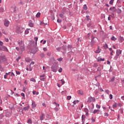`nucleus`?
I'll list each match as a JSON object with an SVG mask.
<instances>
[{
	"label": "nucleus",
	"instance_id": "nucleus-19",
	"mask_svg": "<svg viewBox=\"0 0 124 124\" xmlns=\"http://www.w3.org/2000/svg\"><path fill=\"white\" fill-rule=\"evenodd\" d=\"M44 114H42V115L40 116V120L43 121L44 120Z\"/></svg>",
	"mask_w": 124,
	"mask_h": 124
},
{
	"label": "nucleus",
	"instance_id": "nucleus-32",
	"mask_svg": "<svg viewBox=\"0 0 124 124\" xmlns=\"http://www.w3.org/2000/svg\"><path fill=\"white\" fill-rule=\"evenodd\" d=\"M99 111V109H97V110H94L93 111V114H95L97 112H98Z\"/></svg>",
	"mask_w": 124,
	"mask_h": 124
},
{
	"label": "nucleus",
	"instance_id": "nucleus-13",
	"mask_svg": "<svg viewBox=\"0 0 124 124\" xmlns=\"http://www.w3.org/2000/svg\"><path fill=\"white\" fill-rule=\"evenodd\" d=\"M94 39V37H92V42H91V45L93 46L94 43H95V41H94L93 40Z\"/></svg>",
	"mask_w": 124,
	"mask_h": 124
},
{
	"label": "nucleus",
	"instance_id": "nucleus-27",
	"mask_svg": "<svg viewBox=\"0 0 124 124\" xmlns=\"http://www.w3.org/2000/svg\"><path fill=\"white\" fill-rule=\"evenodd\" d=\"M63 15H64V13H62V14H60L59 16L61 18H63Z\"/></svg>",
	"mask_w": 124,
	"mask_h": 124
},
{
	"label": "nucleus",
	"instance_id": "nucleus-3",
	"mask_svg": "<svg viewBox=\"0 0 124 124\" xmlns=\"http://www.w3.org/2000/svg\"><path fill=\"white\" fill-rule=\"evenodd\" d=\"M121 54H122V50H121L120 49H117L116 50V55L115 56L114 59L115 60H117V59H118V58L119 57V56H120V55Z\"/></svg>",
	"mask_w": 124,
	"mask_h": 124
},
{
	"label": "nucleus",
	"instance_id": "nucleus-56",
	"mask_svg": "<svg viewBox=\"0 0 124 124\" xmlns=\"http://www.w3.org/2000/svg\"><path fill=\"white\" fill-rule=\"evenodd\" d=\"M105 92L108 93V94H109V91L108 90H105Z\"/></svg>",
	"mask_w": 124,
	"mask_h": 124
},
{
	"label": "nucleus",
	"instance_id": "nucleus-12",
	"mask_svg": "<svg viewBox=\"0 0 124 124\" xmlns=\"http://www.w3.org/2000/svg\"><path fill=\"white\" fill-rule=\"evenodd\" d=\"M92 99H93L92 97H88V100L87 101V103L88 104L91 103V102H92Z\"/></svg>",
	"mask_w": 124,
	"mask_h": 124
},
{
	"label": "nucleus",
	"instance_id": "nucleus-52",
	"mask_svg": "<svg viewBox=\"0 0 124 124\" xmlns=\"http://www.w3.org/2000/svg\"><path fill=\"white\" fill-rule=\"evenodd\" d=\"M89 17H90V16H86V18H87V21H89V20H90Z\"/></svg>",
	"mask_w": 124,
	"mask_h": 124
},
{
	"label": "nucleus",
	"instance_id": "nucleus-20",
	"mask_svg": "<svg viewBox=\"0 0 124 124\" xmlns=\"http://www.w3.org/2000/svg\"><path fill=\"white\" fill-rule=\"evenodd\" d=\"M30 30V29H27L26 31H25V34H29V31Z\"/></svg>",
	"mask_w": 124,
	"mask_h": 124
},
{
	"label": "nucleus",
	"instance_id": "nucleus-22",
	"mask_svg": "<svg viewBox=\"0 0 124 124\" xmlns=\"http://www.w3.org/2000/svg\"><path fill=\"white\" fill-rule=\"evenodd\" d=\"M40 15H41L40 13L38 12V13L36 14V17L37 18L40 17Z\"/></svg>",
	"mask_w": 124,
	"mask_h": 124
},
{
	"label": "nucleus",
	"instance_id": "nucleus-63",
	"mask_svg": "<svg viewBox=\"0 0 124 124\" xmlns=\"http://www.w3.org/2000/svg\"><path fill=\"white\" fill-rule=\"evenodd\" d=\"M51 19L53 20H54L55 19V17H54V16H51Z\"/></svg>",
	"mask_w": 124,
	"mask_h": 124
},
{
	"label": "nucleus",
	"instance_id": "nucleus-15",
	"mask_svg": "<svg viewBox=\"0 0 124 124\" xmlns=\"http://www.w3.org/2000/svg\"><path fill=\"white\" fill-rule=\"evenodd\" d=\"M32 68H31V66L30 65L29 66V68L27 67L26 68V70L27 71H32Z\"/></svg>",
	"mask_w": 124,
	"mask_h": 124
},
{
	"label": "nucleus",
	"instance_id": "nucleus-1",
	"mask_svg": "<svg viewBox=\"0 0 124 124\" xmlns=\"http://www.w3.org/2000/svg\"><path fill=\"white\" fill-rule=\"evenodd\" d=\"M18 44L19 46L21 51H24L25 50V44H24V41H23V40H19L18 41Z\"/></svg>",
	"mask_w": 124,
	"mask_h": 124
},
{
	"label": "nucleus",
	"instance_id": "nucleus-46",
	"mask_svg": "<svg viewBox=\"0 0 124 124\" xmlns=\"http://www.w3.org/2000/svg\"><path fill=\"white\" fill-rule=\"evenodd\" d=\"M3 11H4V9L3 8H0V12H3Z\"/></svg>",
	"mask_w": 124,
	"mask_h": 124
},
{
	"label": "nucleus",
	"instance_id": "nucleus-58",
	"mask_svg": "<svg viewBox=\"0 0 124 124\" xmlns=\"http://www.w3.org/2000/svg\"><path fill=\"white\" fill-rule=\"evenodd\" d=\"M43 50L44 51H47V49L46 47H44Z\"/></svg>",
	"mask_w": 124,
	"mask_h": 124
},
{
	"label": "nucleus",
	"instance_id": "nucleus-29",
	"mask_svg": "<svg viewBox=\"0 0 124 124\" xmlns=\"http://www.w3.org/2000/svg\"><path fill=\"white\" fill-rule=\"evenodd\" d=\"M28 123L29 124H31V123H32L31 120V119H29L28 121Z\"/></svg>",
	"mask_w": 124,
	"mask_h": 124
},
{
	"label": "nucleus",
	"instance_id": "nucleus-50",
	"mask_svg": "<svg viewBox=\"0 0 124 124\" xmlns=\"http://www.w3.org/2000/svg\"><path fill=\"white\" fill-rule=\"evenodd\" d=\"M21 57L20 56H19L18 58L16 59V61L19 62V59H20Z\"/></svg>",
	"mask_w": 124,
	"mask_h": 124
},
{
	"label": "nucleus",
	"instance_id": "nucleus-57",
	"mask_svg": "<svg viewBox=\"0 0 124 124\" xmlns=\"http://www.w3.org/2000/svg\"><path fill=\"white\" fill-rule=\"evenodd\" d=\"M97 70L100 72L101 71V69L100 67H98Z\"/></svg>",
	"mask_w": 124,
	"mask_h": 124
},
{
	"label": "nucleus",
	"instance_id": "nucleus-44",
	"mask_svg": "<svg viewBox=\"0 0 124 124\" xmlns=\"http://www.w3.org/2000/svg\"><path fill=\"white\" fill-rule=\"evenodd\" d=\"M71 48H72V46L70 45H69L68 46V49H71Z\"/></svg>",
	"mask_w": 124,
	"mask_h": 124
},
{
	"label": "nucleus",
	"instance_id": "nucleus-49",
	"mask_svg": "<svg viewBox=\"0 0 124 124\" xmlns=\"http://www.w3.org/2000/svg\"><path fill=\"white\" fill-rule=\"evenodd\" d=\"M118 106L119 107L122 108V107H123V105H122L121 104H118Z\"/></svg>",
	"mask_w": 124,
	"mask_h": 124
},
{
	"label": "nucleus",
	"instance_id": "nucleus-16",
	"mask_svg": "<svg viewBox=\"0 0 124 124\" xmlns=\"http://www.w3.org/2000/svg\"><path fill=\"white\" fill-rule=\"evenodd\" d=\"M111 41H115L117 40V38L115 37V36H112L111 38Z\"/></svg>",
	"mask_w": 124,
	"mask_h": 124
},
{
	"label": "nucleus",
	"instance_id": "nucleus-8",
	"mask_svg": "<svg viewBox=\"0 0 124 124\" xmlns=\"http://www.w3.org/2000/svg\"><path fill=\"white\" fill-rule=\"evenodd\" d=\"M101 51V49L100 48V47H99V46H98L97 47V49L95 50V51H94V52L95 53H100Z\"/></svg>",
	"mask_w": 124,
	"mask_h": 124
},
{
	"label": "nucleus",
	"instance_id": "nucleus-55",
	"mask_svg": "<svg viewBox=\"0 0 124 124\" xmlns=\"http://www.w3.org/2000/svg\"><path fill=\"white\" fill-rule=\"evenodd\" d=\"M98 66V64L97 63H94L93 64V67H97Z\"/></svg>",
	"mask_w": 124,
	"mask_h": 124
},
{
	"label": "nucleus",
	"instance_id": "nucleus-7",
	"mask_svg": "<svg viewBox=\"0 0 124 124\" xmlns=\"http://www.w3.org/2000/svg\"><path fill=\"white\" fill-rule=\"evenodd\" d=\"M52 71L54 72H56L58 70V67L57 66H52L51 67Z\"/></svg>",
	"mask_w": 124,
	"mask_h": 124
},
{
	"label": "nucleus",
	"instance_id": "nucleus-31",
	"mask_svg": "<svg viewBox=\"0 0 124 124\" xmlns=\"http://www.w3.org/2000/svg\"><path fill=\"white\" fill-rule=\"evenodd\" d=\"M54 109H55V111H58L60 109V108L56 107V108H54Z\"/></svg>",
	"mask_w": 124,
	"mask_h": 124
},
{
	"label": "nucleus",
	"instance_id": "nucleus-48",
	"mask_svg": "<svg viewBox=\"0 0 124 124\" xmlns=\"http://www.w3.org/2000/svg\"><path fill=\"white\" fill-rule=\"evenodd\" d=\"M112 98H113V95L111 94H110L109 95V99H112Z\"/></svg>",
	"mask_w": 124,
	"mask_h": 124
},
{
	"label": "nucleus",
	"instance_id": "nucleus-23",
	"mask_svg": "<svg viewBox=\"0 0 124 124\" xmlns=\"http://www.w3.org/2000/svg\"><path fill=\"white\" fill-rule=\"evenodd\" d=\"M117 13L118 14H120V13H122V10L120 9H118L117 10Z\"/></svg>",
	"mask_w": 124,
	"mask_h": 124
},
{
	"label": "nucleus",
	"instance_id": "nucleus-9",
	"mask_svg": "<svg viewBox=\"0 0 124 124\" xmlns=\"http://www.w3.org/2000/svg\"><path fill=\"white\" fill-rule=\"evenodd\" d=\"M29 26L31 28H33L34 27V24L31 20L29 21Z\"/></svg>",
	"mask_w": 124,
	"mask_h": 124
},
{
	"label": "nucleus",
	"instance_id": "nucleus-35",
	"mask_svg": "<svg viewBox=\"0 0 124 124\" xmlns=\"http://www.w3.org/2000/svg\"><path fill=\"white\" fill-rule=\"evenodd\" d=\"M114 0H110L109 1V4H113V2H114Z\"/></svg>",
	"mask_w": 124,
	"mask_h": 124
},
{
	"label": "nucleus",
	"instance_id": "nucleus-30",
	"mask_svg": "<svg viewBox=\"0 0 124 124\" xmlns=\"http://www.w3.org/2000/svg\"><path fill=\"white\" fill-rule=\"evenodd\" d=\"M96 108L98 109H100L101 108V106L98 104L96 105Z\"/></svg>",
	"mask_w": 124,
	"mask_h": 124
},
{
	"label": "nucleus",
	"instance_id": "nucleus-26",
	"mask_svg": "<svg viewBox=\"0 0 124 124\" xmlns=\"http://www.w3.org/2000/svg\"><path fill=\"white\" fill-rule=\"evenodd\" d=\"M112 108H117V103H115V104L112 105Z\"/></svg>",
	"mask_w": 124,
	"mask_h": 124
},
{
	"label": "nucleus",
	"instance_id": "nucleus-34",
	"mask_svg": "<svg viewBox=\"0 0 124 124\" xmlns=\"http://www.w3.org/2000/svg\"><path fill=\"white\" fill-rule=\"evenodd\" d=\"M78 93L82 95L83 94V93L82 91H78Z\"/></svg>",
	"mask_w": 124,
	"mask_h": 124
},
{
	"label": "nucleus",
	"instance_id": "nucleus-33",
	"mask_svg": "<svg viewBox=\"0 0 124 124\" xmlns=\"http://www.w3.org/2000/svg\"><path fill=\"white\" fill-rule=\"evenodd\" d=\"M54 104H55L56 105V108H59L60 105L59 104H57L55 102V103H54Z\"/></svg>",
	"mask_w": 124,
	"mask_h": 124
},
{
	"label": "nucleus",
	"instance_id": "nucleus-64",
	"mask_svg": "<svg viewBox=\"0 0 124 124\" xmlns=\"http://www.w3.org/2000/svg\"><path fill=\"white\" fill-rule=\"evenodd\" d=\"M42 105H43V106L45 108L46 107V105L45 103H43Z\"/></svg>",
	"mask_w": 124,
	"mask_h": 124
},
{
	"label": "nucleus",
	"instance_id": "nucleus-54",
	"mask_svg": "<svg viewBox=\"0 0 124 124\" xmlns=\"http://www.w3.org/2000/svg\"><path fill=\"white\" fill-rule=\"evenodd\" d=\"M3 45V42L2 41H0V46H2Z\"/></svg>",
	"mask_w": 124,
	"mask_h": 124
},
{
	"label": "nucleus",
	"instance_id": "nucleus-38",
	"mask_svg": "<svg viewBox=\"0 0 124 124\" xmlns=\"http://www.w3.org/2000/svg\"><path fill=\"white\" fill-rule=\"evenodd\" d=\"M81 38L80 37L78 38V42H81Z\"/></svg>",
	"mask_w": 124,
	"mask_h": 124
},
{
	"label": "nucleus",
	"instance_id": "nucleus-47",
	"mask_svg": "<svg viewBox=\"0 0 124 124\" xmlns=\"http://www.w3.org/2000/svg\"><path fill=\"white\" fill-rule=\"evenodd\" d=\"M63 58H62V57L61 58H58V60L59 62H62V60Z\"/></svg>",
	"mask_w": 124,
	"mask_h": 124
},
{
	"label": "nucleus",
	"instance_id": "nucleus-41",
	"mask_svg": "<svg viewBox=\"0 0 124 124\" xmlns=\"http://www.w3.org/2000/svg\"><path fill=\"white\" fill-rule=\"evenodd\" d=\"M62 94H66V93H67V91H62Z\"/></svg>",
	"mask_w": 124,
	"mask_h": 124
},
{
	"label": "nucleus",
	"instance_id": "nucleus-51",
	"mask_svg": "<svg viewBox=\"0 0 124 124\" xmlns=\"http://www.w3.org/2000/svg\"><path fill=\"white\" fill-rule=\"evenodd\" d=\"M5 41L6 42H9V39L8 38H5V39H4Z\"/></svg>",
	"mask_w": 124,
	"mask_h": 124
},
{
	"label": "nucleus",
	"instance_id": "nucleus-11",
	"mask_svg": "<svg viewBox=\"0 0 124 124\" xmlns=\"http://www.w3.org/2000/svg\"><path fill=\"white\" fill-rule=\"evenodd\" d=\"M109 10H111L112 12H116L117 11V9L115 7L110 8Z\"/></svg>",
	"mask_w": 124,
	"mask_h": 124
},
{
	"label": "nucleus",
	"instance_id": "nucleus-61",
	"mask_svg": "<svg viewBox=\"0 0 124 124\" xmlns=\"http://www.w3.org/2000/svg\"><path fill=\"white\" fill-rule=\"evenodd\" d=\"M105 116L108 117V113H105Z\"/></svg>",
	"mask_w": 124,
	"mask_h": 124
},
{
	"label": "nucleus",
	"instance_id": "nucleus-21",
	"mask_svg": "<svg viewBox=\"0 0 124 124\" xmlns=\"http://www.w3.org/2000/svg\"><path fill=\"white\" fill-rule=\"evenodd\" d=\"M29 108H30V107L27 106L26 107L24 108L23 109L26 111V110H29Z\"/></svg>",
	"mask_w": 124,
	"mask_h": 124
},
{
	"label": "nucleus",
	"instance_id": "nucleus-5",
	"mask_svg": "<svg viewBox=\"0 0 124 124\" xmlns=\"http://www.w3.org/2000/svg\"><path fill=\"white\" fill-rule=\"evenodd\" d=\"M0 50L8 52V49L5 46H0Z\"/></svg>",
	"mask_w": 124,
	"mask_h": 124
},
{
	"label": "nucleus",
	"instance_id": "nucleus-28",
	"mask_svg": "<svg viewBox=\"0 0 124 124\" xmlns=\"http://www.w3.org/2000/svg\"><path fill=\"white\" fill-rule=\"evenodd\" d=\"M78 102H79L78 100H75L74 101L73 103H74V104H77V103H78Z\"/></svg>",
	"mask_w": 124,
	"mask_h": 124
},
{
	"label": "nucleus",
	"instance_id": "nucleus-14",
	"mask_svg": "<svg viewBox=\"0 0 124 124\" xmlns=\"http://www.w3.org/2000/svg\"><path fill=\"white\" fill-rule=\"evenodd\" d=\"M105 58H100V57H98V58H97V62H99L101 61H105Z\"/></svg>",
	"mask_w": 124,
	"mask_h": 124
},
{
	"label": "nucleus",
	"instance_id": "nucleus-24",
	"mask_svg": "<svg viewBox=\"0 0 124 124\" xmlns=\"http://www.w3.org/2000/svg\"><path fill=\"white\" fill-rule=\"evenodd\" d=\"M103 47L105 49H107L108 48V45L107 44H105L104 46H103Z\"/></svg>",
	"mask_w": 124,
	"mask_h": 124
},
{
	"label": "nucleus",
	"instance_id": "nucleus-37",
	"mask_svg": "<svg viewBox=\"0 0 124 124\" xmlns=\"http://www.w3.org/2000/svg\"><path fill=\"white\" fill-rule=\"evenodd\" d=\"M62 20L61 19H59V18L57 19V22L59 23H62Z\"/></svg>",
	"mask_w": 124,
	"mask_h": 124
},
{
	"label": "nucleus",
	"instance_id": "nucleus-36",
	"mask_svg": "<svg viewBox=\"0 0 124 124\" xmlns=\"http://www.w3.org/2000/svg\"><path fill=\"white\" fill-rule=\"evenodd\" d=\"M40 25H42V26H45V25H46L47 24H45L44 23H43V22H41L40 24Z\"/></svg>",
	"mask_w": 124,
	"mask_h": 124
},
{
	"label": "nucleus",
	"instance_id": "nucleus-2",
	"mask_svg": "<svg viewBox=\"0 0 124 124\" xmlns=\"http://www.w3.org/2000/svg\"><path fill=\"white\" fill-rule=\"evenodd\" d=\"M24 28L21 27L17 26L16 28V32L18 34L22 33L24 31Z\"/></svg>",
	"mask_w": 124,
	"mask_h": 124
},
{
	"label": "nucleus",
	"instance_id": "nucleus-4",
	"mask_svg": "<svg viewBox=\"0 0 124 124\" xmlns=\"http://www.w3.org/2000/svg\"><path fill=\"white\" fill-rule=\"evenodd\" d=\"M6 61V59L5 56H2V55H0V63L4 62Z\"/></svg>",
	"mask_w": 124,
	"mask_h": 124
},
{
	"label": "nucleus",
	"instance_id": "nucleus-18",
	"mask_svg": "<svg viewBox=\"0 0 124 124\" xmlns=\"http://www.w3.org/2000/svg\"><path fill=\"white\" fill-rule=\"evenodd\" d=\"M83 9H84V10H87L88 7H87L86 4H85L83 5Z\"/></svg>",
	"mask_w": 124,
	"mask_h": 124
},
{
	"label": "nucleus",
	"instance_id": "nucleus-42",
	"mask_svg": "<svg viewBox=\"0 0 124 124\" xmlns=\"http://www.w3.org/2000/svg\"><path fill=\"white\" fill-rule=\"evenodd\" d=\"M71 98H72V96H67L68 100H70Z\"/></svg>",
	"mask_w": 124,
	"mask_h": 124
},
{
	"label": "nucleus",
	"instance_id": "nucleus-62",
	"mask_svg": "<svg viewBox=\"0 0 124 124\" xmlns=\"http://www.w3.org/2000/svg\"><path fill=\"white\" fill-rule=\"evenodd\" d=\"M92 121L93 123H94L95 122V120L93 118H92Z\"/></svg>",
	"mask_w": 124,
	"mask_h": 124
},
{
	"label": "nucleus",
	"instance_id": "nucleus-45",
	"mask_svg": "<svg viewBox=\"0 0 124 124\" xmlns=\"http://www.w3.org/2000/svg\"><path fill=\"white\" fill-rule=\"evenodd\" d=\"M16 75H20V72L19 71H16Z\"/></svg>",
	"mask_w": 124,
	"mask_h": 124
},
{
	"label": "nucleus",
	"instance_id": "nucleus-60",
	"mask_svg": "<svg viewBox=\"0 0 124 124\" xmlns=\"http://www.w3.org/2000/svg\"><path fill=\"white\" fill-rule=\"evenodd\" d=\"M62 68H60V69L59 70V72L60 73H61L62 72Z\"/></svg>",
	"mask_w": 124,
	"mask_h": 124
},
{
	"label": "nucleus",
	"instance_id": "nucleus-59",
	"mask_svg": "<svg viewBox=\"0 0 124 124\" xmlns=\"http://www.w3.org/2000/svg\"><path fill=\"white\" fill-rule=\"evenodd\" d=\"M95 100H96V99L95 98L92 97V101H93L94 102V101H95Z\"/></svg>",
	"mask_w": 124,
	"mask_h": 124
},
{
	"label": "nucleus",
	"instance_id": "nucleus-40",
	"mask_svg": "<svg viewBox=\"0 0 124 124\" xmlns=\"http://www.w3.org/2000/svg\"><path fill=\"white\" fill-rule=\"evenodd\" d=\"M85 118V115H82V117H81V119H82V121H83V120H84Z\"/></svg>",
	"mask_w": 124,
	"mask_h": 124
},
{
	"label": "nucleus",
	"instance_id": "nucleus-43",
	"mask_svg": "<svg viewBox=\"0 0 124 124\" xmlns=\"http://www.w3.org/2000/svg\"><path fill=\"white\" fill-rule=\"evenodd\" d=\"M26 89H27L26 88H25V87H23V89H22V91L26 92Z\"/></svg>",
	"mask_w": 124,
	"mask_h": 124
},
{
	"label": "nucleus",
	"instance_id": "nucleus-53",
	"mask_svg": "<svg viewBox=\"0 0 124 124\" xmlns=\"http://www.w3.org/2000/svg\"><path fill=\"white\" fill-rule=\"evenodd\" d=\"M34 40L36 41V44H37V41L38 40V37H34Z\"/></svg>",
	"mask_w": 124,
	"mask_h": 124
},
{
	"label": "nucleus",
	"instance_id": "nucleus-10",
	"mask_svg": "<svg viewBox=\"0 0 124 124\" xmlns=\"http://www.w3.org/2000/svg\"><path fill=\"white\" fill-rule=\"evenodd\" d=\"M36 106H37V105L35 104V102L34 101H32L31 104V107L32 108L35 109Z\"/></svg>",
	"mask_w": 124,
	"mask_h": 124
},
{
	"label": "nucleus",
	"instance_id": "nucleus-39",
	"mask_svg": "<svg viewBox=\"0 0 124 124\" xmlns=\"http://www.w3.org/2000/svg\"><path fill=\"white\" fill-rule=\"evenodd\" d=\"M111 17H112V15H109V16L108 17V20L110 21L111 20Z\"/></svg>",
	"mask_w": 124,
	"mask_h": 124
},
{
	"label": "nucleus",
	"instance_id": "nucleus-17",
	"mask_svg": "<svg viewBox=\"0 0 124 124\" xmlns=\"http://www.w3.org/2000/svg\"><path fill=\"white\" fill-rule=\"evenodd\" d=\"M120 40L121 41V43H123L124 42V37H122V36H120Z\"/></svg>",
	"mask_w": 124,
	"mask_h": 124
},
{
	"label": "nucleus",
	"instance_id": "nucleus-25",
	"mask_svg": "<svg viewBox=\"0 0 124 124\" xmlns=\"http://www.w3.org/2000/svg\"><path fill=\"white\" fill-rule=\"evenodd\" d=\"M30 80H31V81L33 82H36V80H35L34 78H31L30 79Z\"/></svg>",
	"mask_w": 124,
	"mask_h": 124
},
{
	"label": "nucleus",
	"instance_id": "nucleus-6",
	"mask_svg": "<svg viewBox=\"0 0 124 124\" xmlns=\"http://www.w3.org/2000/svg\"><path fill=\"white\" fill-rule=\"evenodd\" d=\"M4 24L6 27H8L10 25V21L8 20H5L4 21Z\"/></svg>",
	"mask_w": 124,
	"mask_h": 124
}]
</instances>
